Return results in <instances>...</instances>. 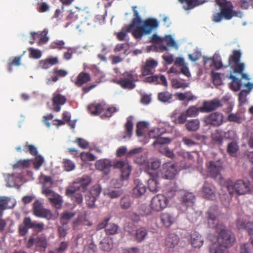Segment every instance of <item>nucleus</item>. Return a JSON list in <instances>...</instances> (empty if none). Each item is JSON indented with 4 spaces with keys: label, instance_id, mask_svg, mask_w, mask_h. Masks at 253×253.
Wrapping results in <instances>:
<instances>
[{
    "label": "nucleus",
    "instance_id": "nucleus-1",
    "mask_svg": "<svg viewBox=\"0 0 253 253\" xmlns=\"http://www.w3.org/2000/svg\"><path fill=\"white\" fill-rule=\"evenodd\" d=\"M90 182V178L87 176L77 178L71 186L66 188V195L78 204H82L83 200V195L81 193H76V192L85 191Z\"/></svg>",
    "mask_w": 253,
    "mask_h": 253
},
{
    "label": "nucleus",
    "instance_id": "nucleus-2",
    "mask_svg": "<svg viewBox=\"0 0 253 253\" xmlns=\"http://www.w3.org/2000/svg\"><path fill=\"white\" fill-rule=\"evenodd\" d=\"M219 7V11L213 15L212 20L218 23L222 19L230 20L234 17L233 5L231 2L227 0H215Z\"/></svg>",
    "mask_w": 253,
    "mask_h": 253
},
{
    "label": "nucleus",
    "instance_id": "nucleus-3",
    "mask_svg": "<svg viewBox=\"0 0 253 253\" xmlns=\"http://www.w3.org/2000/svg\"><path fill=\"white\" fill-rule=\"evenodd\" d=\"M215 230L218 234L217 242L219 245L225 248L233 245L235 238L230 231L225 229V226L223 224H217Z\"/></svg>",
    "mask_w": 253,
    "mask_h": 253
},
{
    "label": "nucleus",
    "instance_id": "nucleus-4",
    "mask_svg": "<svg viewBox=\"0 0 253 253\" xmlns=\"http://www.w3.org/2000/svg\"><path fill=\"white\" fill-rule=\"evenodd\" d=\"M226 183L227 189L231 195L234 193L238 195H244L250 191V182L248 180L239 179L234 182L229 179Z\"/></svg>",
    "mask_w": 253,
    "mask_h": 253
},
{
    "label": "nucleus",
    "instance_id": "nucleus-5",
    "mask_svg": "<svg viewBox=\"0 0 253 253\" xmlns=\"http://www.w3.org/2000/svg\"><path fill=\"white\" fill-rule=\"evenodd\" d=\"M158 26L159 22L156 19L149 18L143 22L142 26L134 29L132 34L135 39H140L144 35L150 34Z\"/></svg>",
    "mask_w": 253,
    "mask_h": 253
},
{
    "label": "nucleus",
    "instance_id": "nucleus-6",
    "mask_svg": "<svg viewBox=\"0 0 253 253\" xmlns=\"http://www.w3.org/2000/svg\"><path fill=\"white\" fill-rule=\"evenodd\" d=\"M123 77L116 81V83L124 89L131 90L136 85L135 83L138 81V76L133 70L126 71L123 75Z\"/></svg>",
    "mask_w": 253,
    "mask_h": 253
},
{
    "label": "nucleus",
    "instance_id": "nucleus-7",
    "mask_svg": "<svg viewBox=\"0 0 253 253\" xmlns=\"http://www.w3.org/2000/svg\"><path fill=\"white\" fill-rule=\"evenodd\" d=\"M242 53L240 50H234L228 58V65L234 73H241L245 69V64L240 62Z\"/></svg>",
    "mask_w": 253,
    "mask_h": 253
},
{
    "label": "nucleus",
    "instance_id": "nucleus-8",
    "mask_svg": "<svg viewBox=\"0 0 253 253\" xmlns=\"http://www.w3.org/2000/svg\"><path fill=\"white\" fill-rule=\"evenodd\" d=\"M203 122L206 126L218 127L224 123V115L219 112H212L205 116Z\"/></svg>",
    "mask_w": 253,
    "mask_h": 253
},
{
    "label": "nucleus",
    "instance_id": "nucleus-9",
    "mask_svg": "<svg viewBox=\"0 0 253 253\" xmlns=\"http://www.w3.org/2000/svg\"><path fill=\"white\" fill-rule=\"evenodd\" d=\"M168 205V200L162 194L154 196L150 202V207L154 211L159 212L164 210Z\"/></svg>",
    "mask_w": 253,
    "mask_h": 253
},
{
    "label": "nucleus",
    "instance_id": "nucleus-10",
    "mask_svg": "<svg viewBox=\"0 0 253 253\" xmlns=\"http://www.w3.org/2000/svg\"><path fill=\"white\" fill-rule=\"evenodd\" d=\"M113 166L114 168L120 170L122 180H126L128 179L132 168L126 159L117 161Z\"/></svg>",
    "mask_w": 253,
    "mask_h": 253
},
{
    "label": "nucleus",
    "instance_id": "nucleus-11",
    "mask_svg": "<svg viewBox=\"0 0 253 253\" xmlns=\"http://www.w3.org/2000/svg\"><path fill=\"white\" fill-rule=\"evenodd\" d=\"M178 196L182 206L186 208L193 206L195 196L193 193L186 191H181L179 192Z\"/></svg>",
    "mask_w": 253,
    "mask_h": 253
},
{
    "label": "nucleus",
    "instance_id": "nucleus-12",
    "mask_svg": "<svg viewBox=\"0 0 253 253\" xmlns=\"http://www.w3.org/2000/svg\"><path fill=\"white\" fill-rule=\"evenodd\" d=\"M222 106V104L220 100L218 98H214L211 100L204 101L202 106L200 107V110L201 112L209 113Z\"/></svg>",
    "mask_w": 253,
    "mask_h": 253
},
{
    "label": "nucleus",
    "instance_id": "nucleus-13",
    "mask_svg": "<svg viewBox=\"0 0 253 253\" xmlns=\"http://www.w3.org/2000/svg\"><path fill=\"white\" fill-rule=\"evenodd\" d=\"M33 212L37 217L47 219H50L52 216L51 211L43 208L42 204L39 200H36L33 204Z\"/></svg>",
    "mask_w": 253,
    "mask_h": 253
},
{
    "label": "nucleus",
    "instance_id": "nucleus-14",
    "mask_svg": "<svg viewBox=\"0 0 253 253\" xmlns=\"http://www.w3.org/2000/svg\"><path fill=\"white\" fill-rule=\"evenodd\" d=\"M217 209L215 207H210L206 213V218L207 223L210 228H215L220 223H218Z\"/></svg>",
    "mask_w": 253,
    "mask_h": 253
},
{
    "label": "nucleus",
    "instance_id": "nucleus-15",
    "mask_svg": "<svg viewBox=\"0 0 253 253\" xmlns=\"http://www.w3.org/2000/svg\"><path fill=\"white\" fill-rule=\"evenodd\" d=\"M202 193L205 198L213 200L215 198V188L211 183L205 182L202 187Z\"/></svg>",
    "mask_w": 253,
    "mask_h": 253
},
{
    "label": "nucleus",
    "instance_id": "nucleus-16",
    "mask_svg": "<svg viewBox=\"0 0 253 253\" xmlns=\"http://www.w3.org/2000/svg\"><path fill=\"white\" fill-rule=\"evenodd\" d=\"M66 97L60 93L55 92L53 94L52 102L53 110L58 112L61 110V106L66 102Z\"/></svg>",
    "mask_w": 253,
    "mask_h": 253
},
{
    "label": "nucleus",
    "instance_id": "nucleus-17",
    "mask_svg": "<svg viewBox=\"0 0 253 253\" xmlns=\"http://www.w3.org/2000/svg\"><path fill=\"white\" fill-rule=\"evenodd\" d=\"M207 166V172L210 176L216 178L220 174L222 167L218 162L210 161Z\"/></svg>",
    "mask_w": 253,
    "mask_h": 253
},
{
    "label": "nucleus",
    "instance_id": "nucleus-18",
    "mask_svg": "<svg viewBox=\"0 0 253 253\" xmlns=\"http://www.w3.org/2000/svg\"><path fill=\"white\" fill-rule=\"evenodd\" d=\"M177 173L176 166L174 164L166 165L163 169L162 177L165 179H171Z\"/></svg>",
    "mask_w": 253,
    "mask_h": 253
},
{
    "label": "nucleus",
    "instance_id": "nucleus-19",
    "mask_svg": "<svg viewBox=\"0 0 253 253\" xmlns=\"http://www.w3.org/2000/svg\"><path fill=\"white\" fill-rule=\"evenodd\" d=\"M158 62L153 59L146 61L144 65L141 67L142 75L143 76L151 75L153 73V70L157 66Z\"/></svg>",
    "mask_w": 253,
    "mask_h": 253
},
{
    "label": "nucleus",
    "instance_id": "nucleus-20",
    "mask_svg": "<svg viewBox=\"0 0 253 253\" xmlns=\"http://www.w3.org/2000/svg\"><path fill=\"white\" fill-rule=\"evenodd\" d=\"M95 166L97 169L103 171L106 175L109 173L112 165L110 160L101 159L96 162Z\"/></svg>",
    "mask_w": 253,
    "mask_h": 253
},
{
    "label": "nucleus",
    "instance_id": "nucleus-21",
    "mask_svg": "<svg viewBox=\"0 0 253 253\" xmlns=\"http://www.w3.org/2000/svg\"><path fill=\"white\" fill-rule=\"evenodd\" d=\"M23 223L28 228H33L38 232H42L44 227L43 223H38L36 221H32L30 217H25L24 219Z\"/></svg>",
    "mask_w": 253,
    "mask_h": 253
},
{
    "label": "nucleus",
    "instance_id": "nucleus-22",
    "mask_svg": "<svg viewBox=\"0 0 253 253\" xmlns=\"http://www.w3.org/2000/svg\"><path fill=\"white\" fill-rule=\"evenodd\" d=\"M90 81L91 77L89 73L85 72H81L79 74L74 83L76 86L81 87Z\"/></svg>",
    "mask_w": 253,
    "mask_h": 253
},
{
    "label": "nucleus",
    "instance_id": "nucleus-23",
    "mask_svg": "<svg viewBox=\"0 0 253 253\" xmlns=\"http://www.w3.org/2000/svg\"><path fill=\"white\" fill-rule=\"evenodd\" d=\"M236 226L240 229H246L250 236L253 235V222H246L243 219H239L236 221Z\"/></svg>",
    "mask_w": 253,
    "mask_h": 253
},
{
    "label": "nucleus",
    "instance_id": "nucleus-24",
    "mask_svg": "<svg viewBox=\"0 0 253 253\" xmlns=\"http://www.w3.org/2000/svg\"><path fill=\"white\" fill-rule=\"evenodd\" d=\"M135 186L132 190V195L134 197H139L146 192V186L138 180H135Z\"/></svg>",
    "mask_w": 253,
    "mask_h": 253
},
{
    "label": "nucleus",
    "instance_id": "nucleus-25",
    "mask_svg": "<svg viewBox=\"0 0 253 253\" xmlns=\"http://www.w3.org/2000/svg\"><path fill=\"white\" fill-rule=\"evenodd\" d=\"M136 6L132 7L133 16L134 18L132 19L131 23L126 27V31L130 32L131 30L134 28H136L137 27H139V25L141 23V18L139 15L138 12L135 10Z\"/></svg>",
    "mask_w": 253,
    "mask_h": 253
},
{
    "label": "nucleus",
    "instance_id": "nucleus-26",
    "mask_svg": "<svg viewBox=\"0 0 253 253\" xmlns=\"http://www.w3.org/2000/svg\"><path fill=\"white\" fill-rule=\"evenodd\" d=\"M151 177L148 180V186L149 190L153 193L157 192L160 189V184L158 178L152 175V174L149 172Z\"/></svg>",
    "mask_w": 253,
    "mask_h": 253
},
{
    "label": "nucleus",
    "instance_id": "nucleus-27",
    "mask_svg": "<svg viewBox=\"0 0 253 253\" xmlns=\"http://www.w3.org/2000/svg\"><path fill=\"white\" fill-rule=\"evenodd\" d=\"M161 221L162 224L166 227H169L174 222L173 215L169 212H163L160 216Z\"/></svg>",
    "mask_w": 253,
    "mask_h": 253
},
{
    "label": "nucleus",
    "instance_id": "nucleus-28",
    "mask_svg": "<svg viewBox=\"0 0 253 253\" xmlns=\"http://www.w3.org/2000/svg\"><path fill=\"white\" fill-rule=\"evenodd\" d=\"M204 240L202 236L196 232L191 234V243L194 248H199L203 244Z\"/></svg>",
    "mask_w": 253,
    "mask_h": 253
},
{
    "label": "nucleus",
    "instance_id": "nucleus-29",
    "mask_svg": "<svg viewBox=\"0 0 253 253\" xmlns=\"http://www.w3.org/2000/svg\"><path fill=\"white\" fill-rule=\"evenodd\" d=\"M58 63V60L57 57H51L40 61L39 66L42 69H47L51 66Z\"/></svg>",
    "mask_w": 253,
    "mask_h": 253
},
{
    "label": "nucleus",
    "instance_id": "nucleus-30",
    "mask_svg": "<svg viewBox=\"0 0 253 253\" xmlns=\"http://www.w3.org/2000/svg\"><path fill=\"white\" fill-rule=\"evenodd\" d=\"M212 140L216 144L221 145L223 143V131L221 129H215L211 134Z\"/></svg>",
    "mask_w": 253,
    "mask_h": 253
},
{
    "label": "nucleus",
    "instance_id": "nucleus-31",
    "mask_svg": "<svg viewBox=\"0 0 253 253\" xmlns=\"http://www.w3.org/2000/svg\"><path fill=\"white\" fill-rule=\"evenodd\" d=\"M178 241L179 238L177 235L174 234H170L166 238L165 245L168 248H173L177 245Z\"/></svg>",
    "mask_w": 253,
    "mask_h": 253
},
{
    "label": "nucleus",
    "instance_id": "nucleus-32",
    "mask_svg": "<svg viewBox=\"0 0 253 253\" xmlns=\"http://www.w3.org/2000/svg\"><path fill=\"white\" fill-rule=\"evenodd\" d=\"M180 101L187 100L188 101H193L197 99V97L193 95L191 91H187L184 93L176 92L175 95Z\"/></svg>",
    "mask_w": 253,
    "mask_h": 253
},
{
    "label": "nucleus",
    "instance_id": "nucleus-33",
    "mask_svg": "<svg viewBox=\"0 0 253 253\" xmlns=\"http://www.w3.org/2000/svg\"><path fill=\"white\" fill-rule=\"evenodd\" d=\"M52 74L51 80L53 82H56L59 80V78H63L67 76L68 72L65 70L56 68L53 70Z\"/></svg>",
    "mask_w": 253,
    "mask_h": 253
},
{
    "label": "nucleus",
    "instance_id": "nucleus-34",
    "mask_svg": "<svg viewBox=\"0 0 253 253\" xmlns=\"http://www.w3.org/2000/svg\"><path fill=\"white\" fill-rule=\"evenodd\" d=\"M148 232L146 228L141 227L135 231V239L137 242H142L147 236Z\"/></svg>",
    "mask_w": 253,
    "mask_h": 253
},
{
    "label": "nucleus",
    "instance_id": "nucleus-35",
    "mask_svg": "<svg viewBox=\"0 0 253 253\" xmlns=\"http://www.w3.org/2000/svg\"><path fill=\"white\" fill-rule=\"evenodd\" d=\"M87 109L90 113L94 115L102 114L104 111V106L99 103H94L89 105Z\"/></svg>",
    "mask_w": 253,
    "mask_h": 253
},
{
    "label": "nucleus",
    "instance_id": "nucleus-36",
    "mask_svg": "<svg viewBox=\"0 0 253 253\" xmlns=\"http://www.w3.org/2000/svg\"><path fill=\"white\" fill-rule=\"evenodd\" d=\"M200 123L198 119H191L187 121L185 126L188 131H196L200 127Z\"/></svg>",
    "mask_w": 253,
    "mask_h": 253
},
{
    "label": "nucleus",
    "instance_id": "nucleus-37",
    "mask_svg": "<svg viewBox=\"0 0 253 253\" xmlns=\"http://www.w3.org/2000/svg\"><path fill=\"white\" fill-rule=\"evenodd\" d=\"M228 78L232 80V82L230 84V88L232 90L238 91L242 85L241 80L232 75H229Z\"/></svg>",
    "mask_w": 253,
    "mask_h": 253
},
{
    "label": "nucleus",
    "instance_id": "nucleus-38",
    "mask_svg": "<svg viewBox=\"0 0 253 253\" xmlns=\"http://www.w3.org/2000/svg\"><path fill=\"white\" fill-rule=\"evenodd\" d=\"M172 94L170 92L165 91L160 92L158 94V100L163 103H170L172 98Z\"/></svg>",
    "mask_w": 253,
    "mask_h": 253
},
{
    "label": "nucleus",
    "instance_id": "nucleus-39",
    "mask_svg": "<svg viewBox=\"0 0 253 253\" xmlns=\"http://www.w3.org/2000/svg\"><path fill=\"white\" fill-rule=\"evenodd\" d=\"M48 200L51 204L56 209H60L62 206V201L60 195L56 194L52 197H49Z\"/></svg>",
    "mask_w": 253,
    "mask_h": 253
},
{
    "label": "nucleus",
    "instance_id": "nucleus-40",
    "mask_svg": "<svg viewBox=\"0 0 253 253\" xmlns=\"http://www.w3.org/2000/svg\"><path fill=\"white\" fill-rule=\"evenodd\" d=\"M133 123L130 120H128L125 125V135L123 136L124 138H128L130 139L131 137L133 129Z\"/></svg>",
    "mask_w": 253,
    "mask_h": 253
},
{
    "label": "nucleus",
    "instance_id": "nucleus-41",
    "mask_svg": "<svg viewBox=\"0 0 253 253\" xmlns=\"http://www.w3.org/2000/svg\"><path fill=\"white\" fill-rule=\"evenodd\" d=\"M132 204V201L129 196H125L123 197L120 200V206L122 209H128Z\"/></svg>",
    "mask_w": 253,
    "mask_h": 253
},
{
    "label": "nucleus",
    "instance_id": "nucleus-42",
    "mask_svg": "<svg viewBox=\"0 0 253 253\" xmlns=\"http://www.w3.org/2000/svg\"><path fill=\"white\" fill-rule=\"evenodd\" d=\"M181 3H185L187 5V9H192L196 6L203 3L205 0H179Z\"/></svg>",
    "mask_w": 253,
    "mask_h": 253
},
{
    "label": "nucleus",
    "instance_id": "nucleus-43",
    "mask_svg": "<svg viewBox=\"0 0 253 253\" xmlns=\"http://www.w3.org/2000/svg\"><path fill=\"white\" fill-rule=\"evenodd\" d=\"M199 112H200V107L192 106L186 110L185 114L187 117H195L198 115Z\"/></svg>",
    "mask_w": 253,
    "mask_h": 253
},
{
    "label": "nucleus",
    "instance_id": "nucleus-44",
    "mask_svg": "<svg viewBox=\"0 0 253 253\" xmlns=\"http://www.w3.org/2000/svg\"><path fill=\"white\" fill-rule=\"evenodd\" d=\"M238 150L239 146L235 142L229 143L227 146V151L231 156H235Z\"/></svg>",
    "mask_w": 253,
    "mask_h": 253
},
{
    "label": "nucleus",
    "instance_id": "nucleus-45",
    "mask_svg": "<svg viewBox=\"0 0 253 253\" xmlns=\"http://www.w3.org/2000/svg\"><path fill=\"white\" fill-rule=\"evenodd\" d=\"M75 215V213L71 212H64L62 214L60 222L63 225H66L68 223V221L73 218Z\"/></svg>",
    "mask_w": 253,
    "mask_h": 253
},
{
    "label": "nucleus",
    "instance_id": "nucleus-46",
    "mask_svg": "<svg viewBox=\"0 0 253 253\" xmlns=\"http://www.w3.org/2000/svg\"><path fill=\"white\" fill-rule=\"evenodd\" d=\"M42 185V189H50L53 184L52 178L49 176H44Z\"/></svg>",
    "mask_w": 253,
    "mask_h": 253
},
{
    "label": "nucleus",
    "instance_id": "nucleus-47",
    "mask_svg": "<svg viewBox=\"0 0 253 253\" xmlns=\"http://www.w3.org/2000/svg\"><path fill=\"white\" fill-rule=\"evenodd\" d=\"M164 132L163 128H155L149 131V136L151 138L156 139L161 136Z\"/></svg>",
    "mask_w": 253,
    "mask_h": 253
},
{
    "label": "nucleus",
    "instance_id": "nucleus-48",
    "mask_svg": "<svg viewBox=\"0 0 253 253\" xmlns=\"http://www.w3.org/2000/svg\"><path fill=\"white\" fill-rule=\"evenodd\" d=\"M118 109L115 107H110L105 110L104 108V111L101 114V117L102 118H110L112 116V114L118 111Z\"/></svg>",
    "mask_w": 253,
    "mask_h": 253
},
{
    "label": "nucleus",
    "instance_id": "nucleus-49",
    "mask_svg": "<svg viewBox=\"0 0 253 253\" xmlns=\"http://www.w3.org/2000/svg\"><path fill=\"white\" fill-rule=\"evenodd\" d=\"M10 200V198L8 197H0V216H2L3 211L6 209Z\"/></svg>",
    "mask_w": 253,
    "mask_h": 253
},
{
    "label": "nucleus",
    "instance_id": "nucleus-50",
    "mask_svg": "<svg viewBox=\"0 0 253 253\" xmlns=\"http://www.w3.org/2000/svg\"><path fill=\"white\" fill-rule=\"evenodd\" d=\"M118 226L113 223H108L106 227V233L107 235H114L118 232Z\"/></svg>",
    "mask_w": 253,
    "mask_h": 253
},
{
    "label": "nucleus",
    "instance_id": "nucleus-51",
    "mask_svg": "<svg viewBox=\"0 0 253 253\" xmlns=\"http://www.w3.org/2000/svg\"><path fill=\"white\" fill-rule=\"evenodd\" d=\"M30 165V160H21L17 162L13 166V169L27 168Z\"/></svg>",
    "mask_w": 253,
    "mask_h": 253
},
{
    "label": "nucleus",
    "instance_id": "nucleus-52",
    "mask_svg": "<svg viewBox=\"0 0 253 253\" xmlns=\"http://www.w3.org/2000/svg\"><path fill=\"white\" fill-rule=\"evenodd\" d=\"M147 125L145 122H139L137 124L136 133L138 136H143V131L147 127Z\"/></svg>",
    "mask_w": 253,
    "mask_h": 253
},
{
    "label": "nucleus",
    "instance_id": "nucleus-53",
    "mask_svg": "<svg viewBox=\"0 0 253 253\" xmlns=\"http://www.w3.org/2000/svg\"><path fill=\"white\" fill-rule=\"evenodd\" d=\"M21 56L15 57L13 59L10 60V62L8 64V70L11 72L12 71V67L13 66H19L21 64Z\"/></svg>",
    "mask_w": 253,
    "mask_h": 253
},
{
    "label": "nucleus",
    "instance_id": "nucleus-54",
    "mask_svg": "<svg viewBox=\"0 0 253 253\" xmlns=\"http://www.w3.org/2000/svg\"><path fill=\"white\" fill-rule=\"evenodd\" d=\"M24 151L29 152L33 156H37L38 153L37 148L34 145L29 144L28 142L24 146Z\"/></svg>",
    "mask_w": 253,
    "mask_h": 253
},
{
    "label": "nucleus",
    "instance_id": "nucleus-55",
    "mask_svg": "<svg viewBox=\"0 0 253 253\" xmlns=\"http://www.w3.org/2000/svg\"><path fill=\"white\" fill-rule=\"evenodd\" d=\"M48 30L44 29L40 34H38V37L40 38L39 44L41 43H45L48 41V37L47 36Z\"/></svg>",
    "mask_w": 253,
    "mask_h": 253
},
{
    "label": "nucleus",
    "instance_id": "nucleus-56",
    "mask_svg": "<svg viewBox=\"0 0 253 253\" xmlns=\"http://www.w3.org/2000/svg\"><path fill=\"white\" fill-rule=\"evenodd\" d=\"M63 164L65 170L67 171H70L75 169V165L70 160L64 159Z\"/></svg>",
    "mask_w": 253,
    "mask_h": 253
},
{
    "label": "nucleus",
    "instance_id": "nucleus-57",
    "mask_svg": "<svg viewBox=\"0 0 253 253\" xmlns=\"http://www.w3.org/2000/svg\"><path fill=\"white\" fill-rule=\"evenodd\" d=\"M212 66H214L216 69H219L223 66L221 58L218 55H214L212 57Z\"/></svg>",
    "mask_w": 253,
    "mask_h": 253
},
{
    "label": "nucleus",
    "instance_id": "nucleus-58",
    "mask_svg": "<svg viewBox=\"0 0 253 253\" xmlns=\"http://www.w3.org/2000/svg\"><path fill=\"white\" fill-rule=\"evenodd\" d=\"M227 120L229 122L237 124H241L242 122V118L237 114H230L227 117Z\"/></svg>",
    "mask_w": 253,
    "mask_h": 253
},
{
    "label": "nucleus",
    "instance_id": "nucleus-59",
    "mask_svg": "<svg viewBox=\"0 0 253 253\" xmlns=\"http://www.w3.org/2000/svg\"><path fill=\"white\" fill-rule=\"evenodd\" d=\"M96 200V198L94 197L91 194H88L85 196V201L86 205L90 208H92L94 207Z\"/></svg>",
    "mask_w": 253,
    "mask_h": 253
},
{
    "label": "nucleus",
    "instance_id": "nucleus-60",
    "mask_svg": "<svg viewBox=\"0 0 253 253\" xmlns=\"http://www.w3.org/2000/svg\"><path fill=\"white\" fill-rule=\"evenodd\" d=\"M81 159L83 161H91L95 159L93 154L89 152H82L80 155Z\"/></svg>",
    "mask_w": 253,
    "mask_h": 253
},
{
    "label": "nucleus",
    "instance_id": "nucleus-61",
    "mask_svg": "<svg viewBox=\"0 0 253 253\" xmlns=\"http://www.w3.org/2000/svg\"><path fill=\"white\" fill-rule=\"evenodd\" d=\"M210 253H225L224 250L218 243H214L210 246Z\"/></svg>",
    "mask_w": 253,
    "mask_h": 253
},
{
    "label": "nucleus",
    "instance_id": "nucleus-62",
    "mask_svg": "<svg viewBox=\"0 0 253 253\" xmlns=\"http://www.w3.org/2000/svg\"><path fill=\"white\" fill-rule=\"evenodd\" d=\"M128 47V44L127 43H118L117 44L114 49V51L115 53L120 52L122 51H124V53L126 54L127 50V48Z\"/></svg>",
    "mask_w": 253,
    "mask_h": 253
},
{
    "label": "nucleus",
    "instance_id": "nucleus-63",
    "mask_svg": "<svg viewBox=\"0 0 253 253\" xmlns=\"http://www.w3.org/2000/svg\"><path fill=\"white\" fill-rule=\"evenodd\" d=\"M44 159L41 156H36L33 162L34 168L36 169H38L42 166L43 163Z\"/></svg>",
    "mask_w": 253,
    "mask_h": 253
},
{
    "label": "nucleus",
    "instance_id": "nucleus-64",
    "mask_svg": "<svg viewBox=\"0 0 253 253\" xmlns=\"http://www.w3.org/2000/svg\"><path fill=\"white\" fill-rule=\"evenodd\" d=\"M161 163L159 160H154L148 163L147 165V170L150 169L156 170L160 168Z\"/></svg>",
    "mask_w": 253,
    "mask_h": 253
}]
</instances>
